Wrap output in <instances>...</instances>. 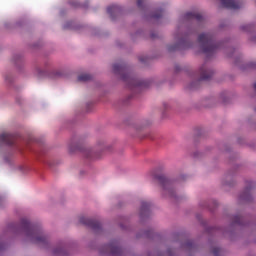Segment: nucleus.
<instances>
[{"mask_svg": "<svg viewBox=\"0 0 256 256\" xmlns=\"http://www.w3.org/2000/svg\"><path fill=\"white\" fill-rule=\"evenodd\" d=\"M24 235L27 237L29 241L32 243H45L47 241V235L44 234L43 231L33 228L32 226H28L24 230Z\"/></svg>", "mask_w": 256, "mask_h": 256, "instance_id": "1", "label": "nucleus"}, {"mask_svg": "<svg viewBox=\"0 0 256 256\" xmlns=\"http://www.w3.org/2000/svg\"><path fill=\"white\" fill-rule=\"evenodd\" d=\"M198 42L202 47L203 53H213L215 49H217V45L213 43V39L209 33L201 34L198 38Z\"/></svg>", "mask_w": 256, "mask_h": 256, "instance_id": "2", "label": "nucleus"}, {"mask_svg": "<svg viewBox=\"0 0 256 256\" xmlns=\"http://www.w3.org/2000/svg\"><path fill=\"white\" fill-rule=\"evenodd\" d=\"M162 189L164 195H169L170 197H173V184L171 183V180L164 179L162 181Z\"/></svg>", "mask_w": 256, "mask_h": 256, "instance_id": "3", "label": "nucleus"}, {"mask_svg": "<svg viewBox=\"0 0 256 256\" xmlns=\"http://www.w3.org/2000/svg\"><path fill=\"white\" fill-rule=\"evenodd\" d=\"M221 3L227 9H239L241 7V2L237 0H221Z\"/></svg>", "mask_w": 256, "mask_h": 256, "instance_id": "4", "label": "nucleus"}, {"mask_svg": "<svg viewBox=\"0 0 256 256\" xmlns=\"http://www.w3.org/2000/svg\"><path fill=\"white\" fill-rule=\"evenodd\" d=\"M200 73L202 79H209V77H211V71H209V69H207L206 67H202L200 69Z\"/></svg>", "mask_w": 256, "mask_h": 256, "instance_id": "5", "label": "nucleus"}, {"mask_svg": "<svg viewBox=\"0 0 256 256\" xmlns=\"http://www.w3.org/2000/svg\"><path fill=\"white\" fill-rule=\"evenodd\" d=\"M12 135L9 132H3L0 135V140L4 141V143H9V139H11Z\"/></svg>", "mask_w": 256, "mask_h": 256, "instance_id": "6", "label": "nucleus"}, {"mask_svg": "<svg viewBox=\"0 0 256 256\" xmlns=\"http://www.w3.org/2000/svg\"><path fill=\"white\" fill-rule=\"evenodd\" d=\"M49 77H51L52 79L55 77H61V71L60 70H52L49 72Z\"/></svg>", "mask_w": 256, "mask_h": 256, "instance_id": "7", "label": "nucleus"}, {"mask_svg": "<svg viewBox=\"0 0 256 256\" xmlns=\"http://www.w3.org/2000/svg\"><path fill=\"white\" fill-rule=\"evenodd\" d=\"M186 19H190V17H192V19H198L200 20L201 19V16L199 14H191V13H188L186 14Z\"/></svg>", "mask_w": 256, "mask_h": 256, "instance_id": "8", "label": "nucleus"}, {"mask_svg": "<svg viewBox=\"0 0 256 256\" xmlns=\"http://www.w3.org/2000/svg\"><path fill=\"white\" fill-rule=\"evenodd\" d=\"M115 11H117V6H110L107 9V12L110 13V15H111V13H113Z\"/></svg>", "mask_w": 256, "mask_h": 256, "instance_id": "9", "label": "nucleus"}, {"mask_svg": "<svg viewBox=\"0 0 256 256\" xmlns=\"http://www.w3.org/2000/svg\"><path fill=\"white\" fill-rule=\"evenodd\" d=\"M36 73H37L38 77H43V75H45V71L42 70L41 68H38L36 70Z\"/></svg>", "mask_w": 256, "mask_h": 256, "instance_id": "10", "label": "nucleus"}, {"mask_svg": "<svg viewBox=\"0 0 256 256\" xmlns=\"http://www.w3.org/2000/svg\"><path fill=\"white\" fill-rule=\"evenodd\" d=\"M79 81H87V79H89V76L86 74L80 75L78 77Z\"/></svg>", "mask_w": 256, "mask_h": 256, "instance_id": "11", "label": "nucleus"}, {"mask_svg": "<svg viewBox=\"0 0 256 256\" xmlns=\"http://www.w3.org/2000/svg\"><path fill=\"white\" fill-rule=\"evenodd\" d=\"M143 3H145V0H137L138 7H143Z\"/></svg>", "mask_w": 256, "mask_h": 256, "instance_id": "12", "label": "nucleus"}, {"mask_svg": "<svg viewBox=\"0 0 256 256\" xmlns=\"http://www.w3.org/2000/svg\"><path fill=\"white\" fill-rule=\"evenodd\" d=\"M17 170L23 172L25 171V167L23 165H18Z\"/></svg>", "mask_w": 256, "mask_h": 256, "instance_id": "13", "label": "nucleus"}, {"mask_svg": "<svg viewBox=\"0 0 256 256\" xmlns=\"http://www.w3.org/2000/svg\"><path fill=\"white\" fill-rule=\"evenodd\" d=\"M113 69H114V71H117L118 69H121V67L119 65H114Z\"/></svg>", "mask_w": 256, "mask_h": 256, "instance_id": "14", "label": "nucleus"}, {"mask_svg": "<svg viewBox=\"0 0 256 256\" xmlns=\"http://www.w3.org/2000/svg\"><path fill=\"white\" fill-rule=\"evenodd\" d=\"M152 17L157 18L159 17V14H153Z\"/></svg>", "mask_w": 256, "mask_h": 256, "instance_id": "15", "label": "nucleus"}, {"mask_svg": "<svg viewBox=\"0 0 256 256\" xmlns=\"http://www.w3.org/2000/svg\"><path fill=\"white\" fill-rule=\"evenodd\" d=\"M184 41L183 40H180L179 41V45H183Z\"/></svg>", "mask_w": 256, "mask_h": 256, "instance_id": "16", "label": "nucleus"}, {"mask_svg": "<svg viewBox=\"0 0 256 256\" xmlns=\"http://www.w3.org/2000/svg\"><path fill=\"white\" fill-rule=\"evenodd\" d=\"M177 48H169L170 51H175Z\"/></svg>", "mask_w": 256, "mask_h": 256, "instance_id": "17", "label": "nucleus"}, {"mask_svg": "<svg viewBox=\"0 0 256 256\" xmlns=\"http://www.w3.org/2000/svg\"><path fill=\"white\" fill-rule=\"evenodd\" d=\"M254 87H255V89H256V83L254 84Z\"/></svg>", "mask_w": 256, "mask_h": 256, "instance_id": "18", "label": "nucleus"}]
</instances>
